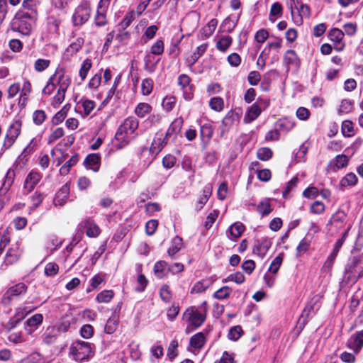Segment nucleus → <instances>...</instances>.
I'll return each mask as SVG.
<instances>
[{"mask_svg": "<svg viewBox=\"0 0 363 363\" xmlns=\"http://www.w3.org/2000/svg\"><path fill=\"white\" fill-rule=\"evenodd\" d=\"M138 125V120L133 116H130L118 127L115 139L118 142L117 145L119 148H123L129 143L131 135L137 130Z\"/></svg>", "mask_w": 363, "mask_h": 363, "instance_id": "f257e3e1", "label": "nucleus"}, {"mask_svg": "<svg viewBox=\"0 0 363 363\" xmlns=\"http://www.w3.org/2000/svg\"><path fill=\"white\" fill-rule=\"evenodd\" d=\"M35 20V13L18 11L11 22V29L24 35H28L31 33L32 25Z\"/></svg>", "mask_w": 363, "mask_h": 363, "instance_id": "f03ea898", "label": "nucleus"}, {"mask_svg": "<svg viewBox=\"0 0 363 363\" xmlns=\"http://www.w3.org/2000/svg\"><path fill=\"white\" fill-rule=\"evenodd\" d=\"M347 280L356 283L363 277V253L352 257L345 267Z\"/></svg>", "mask_w": 363, "mask_h": 363, "instance_id": "7ed1b4c3", "label": "nucleus"}, {"mask_svg": "<svg viewBox=\"0 0 363 363\" xmlns=\"http://www.w3.org/2000/svg\"><path fill=\"white\" fill-rule=\"evenodd\" d=\"M69 354L76 361L82 362L89 359L93 354L91 344L82 340L74 342L70 348Z\"/></svg>", "mask_w": 363, "mask_h": 363, "instance_id": "20e7f679", "label": "nucleus"}, {"mask_svg": "<svg viewBox=\"0 0 363 363\" xmlns=\"http://www.w3.org/2000/svg\"><path fill=\"white\" fill-rule=\"evenodd\" d=\"M182 318L188 322L185 330L186 333H189L194 328L200 327L206 320V315L194 306L188 308L183 313Z\"/></svg>", "mask_w": 363, "mask_h": 363, "instance_id": "39448f33", "label": "nucleus"}, {"mask_svg": "<svg viewBox=\"0 0 363 363\" xmlns=\"http://www.w3.org/2000/svg\"><path fill=\"white\" fill-rule=\"evenodd\" d=\"M90 4L87 1H82L75 9L72 15L74 26H78L86 23L91 16Z\"/></svg>", "mask_w": 363, "mask_h": 363, "instance_id": "423d86ee", "label": "nucleus"}, {"mask_svg": "<svg viewBox=\"0 0 363 363\" xmlns=\"http://www.w3.org/2000/svg\"><path fill=\"white\" fill-rule=\"evenodd\" d=\"M22 123L21 120H14L9 125L4 140L3 147L7 150L9 149L15 143L21 131Z\"/></svg>", "mask_w": 363, "mask_h": 363, "instance_id": "0eeeda50", "label": "nucleus"}, {"mask_svg": "<svg viewBox=\"0 0 363 363\" xmlns=\"http://www.w3.org/2000/svg\"><path fill=\"white\" fill-rule=\"evenodd\" d=\"M289 8L293 21L296 26L302 25L303 18H309L311 16V9L307 4L301 3L298 6V9H296L292 3H289Z\"/></svg>", "mask_w": 363, "mask_h": 363, "instance_id": "6e6552de", "label": "nucleus"}, {"mask_svg": "<svg viewBox=\"0 0 363 363\" xmlns=\"http://www.w3.org/2000/svg\"><path fill=\"white\" fill-rule=\"evenodd\" d=\"M21 255V250L18 247H12L9 248L4 257L3 263L1 265V269L5 270L8 266L15 264L18 261Z\"/></svg>", "mask_w": 363, "mask_h": 363, "instance_id": "1a4fd4ad", "label": "nucleus"}, {"mask_svg": "<svg viewBox=\"0 0 363 363\" xmlns=\"http://www.w3.org/2000/svg\"><path fill=\"white\" fill-rule=\"evenodd\" d=\"M27 286L23 282L18 283L7 289L3 296L6 302L11 301L14 297L25 294L27 291Z\"/></svg>", "mask_w": 363, "mask_h": 363, "instance_id": "9d476101", "label": "nucleus"}, {"mask_svg": "<svg viewBox=\"0 0 363 363\" xmlns=\"http://www.w3.org/2000/svg\"><path fill=\"white\" fill-rule=\"evenodd\" d=\"M191 79L186 74H182L178 77V84L183 91L184 98L190 101L193 98V85L191 84Z\"/></svg>", "mask_w": 363, "mask_h": 363, "instance_id": "9b49d317", "label": "nucleus"}, {"mask_svg": "<svg viewBox=\"0 0 363 363\" xmlns=\"http://www.w3.org/2000/svg\"><path fill=\"white\" fill-rule=\"evenodd\" d=\"M41 179L42 176L40 173L33 170L30 171L26 176L23 183V190L26 193L28 194L32 191Z\"/></svg>", "mask_w": 363, "mask_h": 363, "instance_id": "f8f14e48", "label": "nucleus"}, {"mask_svg": "<svg viewBox=\"0 0 363 363\" xmlns=\"http://www.w3.org/2000/svg\"><path fill=\"white\" fill-rule=\"evenodd\" d=\"M54 77L59 84L58 91L66 93V91L70 85L71 80L69 77L65 75V70L62 67H57Z\"/></svg>", "mask_w": 363, "mask_h": 363, "instance_id": "ddd939ff", "label": "nucleus"}, {"mask_svg": "<svg viewBox=\"0 0 363 363\" xmlns=\"http://www.w3.org/2000/svg\"><path fill=\"white\" fill-rule=\"evenodd\" d=\"M347 346L357 354L363 346V330L352 335L347 342Z\"/></svg>", "mask_w": 363, "mask_h": 363, "instance_id": "4468645a", "label": "nucleus"}, {"mask_svg": "<svg viewBox=\"0 0 363 363\" xmlns=\"http://www.w3.org/2000/svg\"><path fill=\"white\" fill-rule=\"evenodd\" d=\"M86 231V234L89 238H96L99 235L101 230L99 227L91 218L86 219L79 224Z\"/></svg>", "mask_w": 363, "mask_h": 363, "instance_id": "2eb2a0df", "label": "nucleus"}, {"mask_svg": "<svg viewBox=\"0 0 363 363\" xmlns=\"http://www.w3.org/2000/svg\"><path fill=\"white\" fill-rule=\"evenodd\" d=\"M271 241L266 238L257 240L255 242L253 252L263 257L271 247Z\"/></svg>", "mask_w": 363, "mask_h": 363, "instance_id": "dca6fc26", "label": "nucleus"}, {"mask_svg": "<svg viewBox=\"0 0 363 363\" xmlns=\"http://www.w3.org/2000/svg\"><path fill=\"white\" fill-rule=\"evenodd\" d=\"M284 62L288 69H289L290 67L297 69L300 66L299 58L294 50H288L285 52L284 55Z\"/></svg>", "mask_w": 363, "mask_h": 363, "instance_id": "f3484780", "label": "nucleus"}, {"mask_svg": "<svg viewBox=\"0 0 363 363\" xmlns=\"http://www.w3.org/2000/svg\"><path fill=\"white\" fill-rule=\"evenodd\" d=\"M167 143L168 138H166V136L163 138L162 133H157L156 137L154 138L151 144L150 151H152L153 153L157 154Z\"/></svg>", "mask_w": 363, "mask_h": 363, "instance_id": "a211bd4d", "label": "nucleus"}, {"mask_svg": "<svg viewBox=\"0 0 363 363\" xmlns=\"http://www.w3.org/2000/svg\"><path fill=\"white\" fill-rule=\"evenodd\" d=\"M69 187L67 184L62 186V188L56 193L55 197L53 200L55 206H61L64 205L69 196Z\"/></svg>", "mask_w": 363, "mask_h": 363, "instance_id": "6ab92c4d", "label": "nucleus"}, {"mask_svg": "<svg viewBox=\"0 0 363 363\" xmlns=\"http://www.w3.org/2000/svg\"><path fill=\"white\" fill-rule=\"evenodd\" d=\"M262 111L260 107L257 104H252L250 108L247 111L243 121L245 123H250L254 120L257 118L260 115Z\"/></svg>", "mask_w": 363, "mask_h": 363, "instance_id": "aec40b11", "label": "nucleus"}, {"mask_svg": "<svg viewBox=\"0 0 363 363\" xmlns=\"http://www.w3.org/2000/svg\"><path fill=\"white\" fill-rule=\"evenodd\" d=\"M84 164L86 168L97 172L100 167V156L97 154H90L86 157Z\"/></svg>", "mask_w": 363, "mask_h": 363, "instance_id": "412c9836", "label": "nucleus"}, {"mask_svg": "<svg viewBox=\"0 0 363 363\" xmlns=\"http://www.w3.org/2000/svg\"><path fill=\"white\" fill-rule=\"evenodd\" d=\"M154 55L151 53H147L144 57V68L149 73L155 72L160 61V59H157Z\"/></svg>", "mask_w": 363, "mask_h": 363, "instance_id": "4be33fe9", "label": "nucleus"}, {"mask_svg": "<svg viewBox=\"0 0 363 363\" xmlns=\"http://www.w3.org/2000/svg\"><path fill=\"white\" fill-rule=\"evenodd\" d=\"M184 120L182 117L177 118L170 124L167 131L166 133V138H169L172 135H176L182 129L183 125Z\"/></svg>", "mask_w": 363, "mask_h": 363, "instance_id": "5701e85b", "label": "nucleus"}, {"mask_svg": "<svg viewBox=\"0 0 363 363\" xmlns=\"http://www.w3.org/2000/svg\"><path fill=\"white\" fill-rule=\"evenodd\" d=\"M206 342V337L201 332L194 335L189 341V346L194 349L200 350Z\"/></svg>", "mask_w": 363, "mask_h": 363, "instance_id": "b1692460", "label": "nucleus"}, {"mask_svg": "<svg viewBox=\"0 0 363 363\" xmlns=\"http://www.w3.org/2000/svg\"><path fill=\"white\" fill-rule=\"evenodd\" d=\"M14 178V170L12 169H9L6 172L2 186L0 188L1 193H6L10 189V187L13 183Z\"/></svg>", "mask_w": 363, "mask_h": 363, "instance_id": "393cba45", "label": "nucleus"}, {"mask_svg": "<svg viewBox=\"0 0 363 363\" xmlns=\"http://www.w3.org/2000/svg\"><path fill=\"white\" fill-rule=\"evenodd\" d=\"M245 225L240 222L233 223L228 229L230 239H237L241 236L245 230Z\"/></svg>", "mask_w": 363, "mask_h": 363, "instance_id": "a878e982", "label": "nucleus"}, {"mask_svg": "<svg viewBox=\"0 0 363 363\" xmlns=\"http://www.w3.org/2000/svg\"><path fill=\"white\" fill-rule=\"evenodd\" d=\"M277 125L279 131L287 133L294 128L295 122L291 118H284L279 119L277 123Z\"/></svg>", "mask_w": 363, "mask_h": 363, "instance_id": "bb28decb", "label": "nucleus"}, {"mask_svg": "<svg viewBox=\"0 0 363 363\" xmlns=\"http://www.w3.org/2000/svg\"><path fill=\"white\" fill-rule=\"evenodd\" d=\"M257 211L262 216H268L272 211L269 199H264L262 200L257 206Z\"/></svg>", "mask_w": 363, "mask_h": 363, "instance_id": "cd10ccee", "label": "nucleus"}, {"mask_svg": "<svg viewBox=\"0 0 363 363\" xmlns=\"http://www.w3.org/2000/svg\"><path fill=\"white\" fill-rule=\"evenodd\" d=\"M183 247V240L182 238L179 236H176L172 240V245L168 249L167 253L169 256L173 257L175 254H177L181 249Z\"/></svg>", "mask_w": 363, "mask_h": 363, "instance_id": "c85d7f7f", "label": "nucleus"}, {"mask_svg": "<svg viewBox=\"0 0 363 363\" xmlns=\"http://www.w3.org/2000/svg\"><path fill=\"white\" fill-rule=\"evenodd\" d=\"M167 269H169V265L165 261H158L155 264L154 272L160 279L166 276Z\"/></svg>", "mask_w": 363, "mask_h": 363, "instance_id": "c756f323", "label": "nucleus"}, {"mask_svg": "<svg viewBox=\"0 0 363 363\" xmlns=\"http://www.w3.org/2000/svg\"><path fill=\"white\" fill-rule=\"evenodd\" d=\"M118 315L116 314H113L111 317L108 318V320L106 321L105 326H104V331L107 334H112L113 333L118 326Z\"/></svg>", "mask_w": 363, "mask_h": 363, "instance_id": "7c9ffc66", "label": "nucleus"}, {"mask_svg": "<svg viewBox=\"0 0 363 363\" xmlns=\"http://www.w3.org/2000/svg\"><path fill=\"white\" fill-rule=\"evenodd\" d=\"M70 108L69 104L65 105L62 108L58 111L52 118V123L53 125H57L61 123L65 118L67 117V113Z\"/></svg>", "mask_w": 363, "mask_h": 363, "instance_id": "2f4dec72", "label": "nucleus"}, {"mask_svg": "<svg viewBox=\"0 0 363 363\" xmlns=\"http://www.w3.org/2000/svg\"><path fill=\"white\" fill-rule=\"evenodd\" d=\"M358 179L355 174H347L340 182V186L341 189L347 186H354L357 183Z\"/></svg>", "mask_w": 363, "mask_h": 363, "instance_id": "473e14b6", "label": "nucleus"}, {"mask_svg": "<svg viewBox=\"0 0 363 363\" xmlns=\"http://www.w3.org/2000/svg\"><path fill=\"white\" fill-rule=\"evenodd\" d=\"M282 6L279 2L274 3L270 9L269 12V20L274 22L277 18H279L282 15Z\"/></svg>", "mask_w": 363, "mask_h": 363, "instance_id": "72a5a7b5", "label": "nucleus"}, {"mask_svg": "<svg viewBox=\"0 0 363 363\" xmlns=\"http://www.w3.org/2000/svg\"><path fill=\"white\" fill-rule=\"evenodd\" d=\"M232 293V289L228 286H224L214 292L213 297L218 300H223L229 298Z\"/></svg>", "mask_w": 363, "mask_h": 363, "instance_id": "f704fd0d", "label": "nucleus"}, {"mask_svg": "<svg viewBox=\"0 0 363 363\" xmlns=\"http://www.w3.org/2000/svg\"><path fill=\"white\" fill-rule=\"evenodd\" d=\"M347 215L344 211H338L333 215L330 223L336 227L340 228L346 220Z\"/></svg>", "mask_w": 363, "mask_h": 363, "instance_id": "c9c22d12", "label": "nucleus"}, {"mask_svg": "<svg viewBox=\"0 0 363 363\" xmlns=\"http://www.w3.org/2000/svg\"><path fill=\"white\" fill-rule=\"evenodd\" d=\"M114 296V292L112 290H104L99 293L96 297L98 303H109Z\"/></svg>", "mask_w": 363, "mask_h": 363, "instance_id": "e433bc0d", "label": "nucleus"}, {"mask_svg": "<svg viewBox=\"0 0 363 363\" xmlns=\"http://www.w3.org/2000/svg\"><path fill=\"white\" fill-rule=\"evenodd\" d=\"M79 160V156L75 154L71 157V158L65 162V164L60 168V172L62 175H66L69 173V169L72 167L77 163Z\"/></svg>", "mask_w": 363, "mask_h": 363, "instance_id": "4c0bfd02", "label": "nucleus"}, {"mask_svg": "<svg viewBox=\"0 0 363 363\" xmlns=\"http://www.w3.org/2000/svg\"><path fill=\"white\" fill-rule=\"evenodd\" d=\"M152 107L147 103H139L135 109V113L140 118H144L146 114L150 113Z\"/></svg>", "mask_w": 363, "mask_h": 363, "instance_id": "58836bf2", "label": "nucleus"}, {"mask_svg": "<svg viewBox=\"0 0 363 363\" xmlns=\"http://www.w3.org/2000/svg\"><path fill=\"white\" fill-rule=\"evenodd\" d=\"M233 39L230 36L227 35L221 38L216 43V48L225 52L231 45Z\"/></svg>", "mask_w": 363, "mask_h": 363, "instance_id": "ea45409f", "label": "nucleus"}, {"mask_svg": "<svg viewBox=\"0 0 363 363\" xmlns=\"http://www.w3.org/2000/svg\"><path fill=\"white\" fill-rule=\"evenodd\" d=\"M60 24V21L55 17L51 16L48 18V27L50 33L55 35H58Z\"/></svg>", "mask_w": 363, "mask_h": 363, "instance_id": "a19ab883", "label": "nucleus"}, {"mask_svg": "<svg viewBox=\"0 0 363 363\" xmlns=\"http://www.w3.org/2000/svg\"><path fill=\"white\" fill-rule=\"evenodd\" d=\"M83 44L84 39L82 38H78L76 39L74 42L72 43L68 46V48L66 49V52L67 53V55H72L81 49Z\"/></svg>", "mask_w": 363, "mask_h": 363, "instance_id": "79ce46f5", "label": "nucleus"}, {"mask_svg": "<svg viewBox=\"0 0 363 363\" xmlns=\"http://www.w3.org/2000/svg\"><path fill=\"white\" fill-rule=\"evenodd\" d=\"M238 120V116L233 111L228 112L222 121V124L225 127V130L229 129Z\"/></svg>", "mask_w": 363, "mask_h": 363, "instance_id": "37998d69", "label": "nucleus"}, {"mask_svg": "<svg viewBox=\"0 0 363 363\" xmlns=\"http://www.w3.org/2000/svg\"><path fill=\"white\" fill-rule=\"evenodd\" d=\"M209 106L216 111H221L224 108L223 99L219 96L213 97L209 101Z\"/></svg>", "mask_w": 363, "mask_h": 363, "instance_id": "c03bdc74", "label": "nucleus"}, {"mask_svg": "<svg viewBox=\"0 0 363 363\" xmlns=\"http://www.w3.org/2000/svg\"><path fill=\"white\" fill-rule=\"evenodd\" d=\"M348 157L345 155H338L335 157V158L331 162L334 167L337 169H341L346 167L348 164Z\"/></svg>", "mask_w": 363, "mask_h": 363, "instance_id": "a18cd8bd", "label": "nucleus"}, {"mask_svg": "<svg viewBox=\"0 0 363 363\" xmlns=\"http://www.w3.org/2000/svg\"><path fill=\"white\" fill-rule=\"evenodd\" d=\"M211 285L210 281L202 280L196 282L191 289V293H201L205 291Z\"/></svg>", "mask_w": 363, "mask_h": 363, "instance_id": "49530a36", "label": "nucleus"}, {"mask_svg": "<svg viewBox=\"0 0 363 363\" xmlns=\"http://www.w3.org/2000/svg\"><path fill=\"white\" fill-rule=\"evenodd\" d=\"M164 49V41L161 39H158L156 42L151 46L150 52L152 55H161Z\"/></svg>", "mask_w": 363, "mask_h": 363, "instance_id": "de8ad7c7", "label": "nucleus"}, {"mask_svg": "<svg viewBox=\"0 0 363 363\" xmlns=\"http://www.w3.org/2000/svg\"><path fill=\"white\" fill-rule=\"evenodd\" d=\"M218 24V21L216 18L211 19L206 27L203 28V34L205 38L210 37L215 31Z\"/></svg>", "mask_w": 363, "mask_h": 363, "instance_id": "09e8293b", "label": "nucleus"}, {"mask_svg": "<svg viewBox=\"0 0 363 363\" xmlns=\"http://www.w3.org/2000/svg\"><path fill=\"white\" fill-rule=\"evenodd\" d=\"M283 257H284V255L282 253L278 255L272 262L270 266H269V271L271 272L273 274H276L281 265V263H282V261H283Z\"/></svg>", "mask_w": 363, "mask_h": 363, "instance_id": "8fccbe9b", "label": "nucleus"}, {"mask_svg": "<svg viewBox=\"0 0 363 363\" xmlns=\"http://www.w3.org/2000/svg\"><path fill=\"white\" fill-rule=\"evenodd\" d=\"M242 333L241 326L235 325L230 328L228 331V337L230 340L236 341L241 337Z\"/></svg>", "mask_w": 363, "mask_h": 363, "instance_id": "3c124183", "label": "nucleus"}, {"mask_svg": "<svg viewBox=\"0 0 363 363\" xmlns=\"http://www.w3.org/2000/svg\"><path fill=\"white\" fill-rule=\"evenodd\" d=\"M273 152L269 147H261L257 150V156L259 160L267 161L272 157Z\"/></svg>", "mask_w": 363, "mask_h": 363, "instance_id": "603ef678", "label": "nucleus"}, {"mask_svg": "<svg viewBox=\"0 0 363 363\" xmlns=\"http://www.w3.org/2000/svg\"><path fill=\"white\" fill-rule=\"evenodd\" d=\"M354 128L352 121L346 120L342 123V133L345 137H351L353 135Z\"/></svg>", "mask_w": 363, "mask_h": 363, "instance_id": "864d4df0", "label": "nucleus"}, {"mask_svg": "<svg viewBox=\"0 0 363 363\" xmlns=\"http://www.w3.org/2000/svg\"><path fill=\"white\" fill-rule=\"evenodd\" d=\"M142 93L145 96L149 95L153 88V81L150 78H147L143 80L141 84Z\"/></svg>", "mask_w": 363, "mask_h": 363, "instance_id": "5fc2aeb1", "label": "nucleus"}, {"mask_svg": "<svg viewBox=\"0 0 363 363\" xmlns=\"http://www.w3.org/2000/svg\"><path fill=\"white\" fill-rule=\"evenodd\" d=\"M213 133L212 125L209 123H205L201 126L200 134L201 138L210 139Z\"/></svg>", "mask_w": 363, "mask_h": 363, "instance_id": "6e6d98bb", "label": "nucleus"}, {"mask_svg": "<svg viewBox=\"0 0 363 363\" xmlns=\"http://www.w3.org/2000/svg\"><path fill=\"white\" fill-rule=\"evenodd\" d=\"M92 66L91 60L90 59H86L79 69V76L82 80H84L86 77L87 73Z\"/></svg>", "mask_w": 363, "mask_h": 363, "instance_id": "4d7b16f0", "label": "nucleus"}, {"mask_svg": "<svg viewBox=\"0 0 363 363\" xmlns=\"http://www.w3.org/2000/svg\"><path fill=\"white\" fill-rule=\"evenodd\" d=\"M218 214L219 211L218 210H213L208 215V216L206 217V220L204 222V228L206 230H208L212 226V225L217 219Z\"/></svg>", "mask_w": 363, "mask_h": 363, "instance_id": "13d9d810", "label": "nucleus"}, {"mask_svg": "<svg viewBox=\"0 0 363 363\" xmlns=\"http://www.w3.org/2000/svg\"><path fill=\"white\" fill-rule=\"evenodd\" d=\"M46 114L43 110H37L33 114V123L37 125H40L45 121Z\"/></svg>", "mask_w": 363, "mask_h": 363, "instance_id": "bf43d9fd", "label": "nucleus"}, {"mask_svg": "<svg viewBox=\"0 0 363 363\" xmlns=\"http://www.w3.org/2000/svg\"><path fill=\"white\" fill-rule=\"evenodd\" d=\"M344 36V32L338 28H333L330 31V39L335 43H340Z\"/></svg>", "mask_w": 363, "mask_h": 363, "instance_id": "052dcab7", "label": "nucleus"}, {"mask_svg": "<svg viewBox=\"0 0 363 363\" xmlns=\"http://www.w3.org/2000/svg\"><path fill=\"white\" fill-rule=\"evenodd\" d=\"M176 104V99L172 96H166L162 101V107L167 111H170L173 109Z\"/></svg>", "mask_w": 363, "mask_h": 363, "instance_id": "680f3d73", "label": "nucleus"}, {"mask_svg": "<svg viewBox=\"0 0 363 363\" xmlns=\"http://www.w3.org/2000/svg\"><path fill=\"white\" fill-rule=\"evenodd\" d=\"M64 130L62 128H57L49 135L48 139V144H52L57 140L61 138L64 135Z\"/></svg>", "mask_w": 363, "mask_h": 363, "instance_id": "e2e57ef3", "label": "nucleus"}, {"mask_svg": "<svg viewBox=\"0 0 363 363\" xmlns=\"http://www.w3.org/2000/svg\"><path fill=\"white\" fill-rule=\"evenodd\" d=\"M50 64V61L49 60L38 59L35 62L34 67L36 71L43 72L49 67Z\"/></svg>", "mask_w": 363, "mask_h": 363, "instance_id": "0e129e2a", "label": "nucleus"}, {"mask_svg": "<svg viewBox=\"0 0 363 363\" xmlns=\"http://www.w3.org/2000/svg\"><path fill=\"white\" fill-rule=\"evenodd\" d=\"M160 295L162 301L169 302L172 299V293L167 285H164L161 287Z\"/></svg>", "mask_w": 363, "mask_h": 363, "instance_id": "69168bd1", "label": "nucleus"}, {"mask_svg": "<svg viewBox=\"0 0 363 363\" xmlns=\"http://www.w3.org/2000/svg\"><path fill=\"white\" fill-rule=\"evenodd\" d=\"M311 212L315 214H320L325 211V205L323 202L316 201L311 206Z\"/></svg>", "mask_w": 363, "mask_h": 363, "instance_id": "338daca9", "label": "nucleus"}, {"mask_svg": "<svg viewBox=\"0 0 363 363\" xmlns=\"http://www.w3.org/2000/svg\"><path fill=\"white\" fill-rule=\"evenodd\" d=\"M59 267L56 263L49 262L45 267V274L47 276L55 275L58 272Z\"/></svg>", "mask_w": 363, "mask_h": 363, "instance_id": "774afa93", "label": "nucleus"}]
</instances>
